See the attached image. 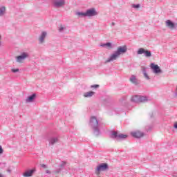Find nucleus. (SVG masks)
Returning a JSON list of instances; mask_svg holds the SVG:
<instances>
[{
	"instance_id": "nucleus-10",
	"label": "nucleus",
	"mask_w": 177,
	"mask_h": 177,
	"mask_svg": "<svg viewBox=\"0 0 177 177\" xmlns=\"http://www.w3.org/2000/svg\"><path fill=\"white\" fill-rule=\"evenodd\" d=\"M151 68L153 70L155 74H160L162 73V71H161L160 66H158L157 64H155L154 63L151 64Z\"/></svg>"
},
{
	"instance_id": "nucleus-14",
	"label": "nucleus",
	"mask_w": 177,
	"mask_h": 177,
	"mask_svg": "<svg viewBox=\"0 0 177 177\" xmlns=\"http://www.w3.org/2000/svg\"><path fill=\"white\" fill-rule=\"evenodd\" d=\"M34 172H35V169H32L30 170L25 171L23 175L24 177H30L34 175Z\"/></svg>"
},
{
	"instance_id": "nucleus-35",
	"label": "nucleus",
	"mask_w": 177,
	"mask_h": 177,
	"mask_svg": "<svg viewBox=\"0 0 177 177\" xmlns=\"http://www.w3.org/2000/svg\"><path fill=\"white\" fill-rule=\"evenodd\" d=\"M0 177H5V176L0 173Z\"/></svg>"
},
{
	"instance_id": "nucleus-16",
	"label": "nucleus",
	"mask_w": 177,
	"mask_h": 177,
	"mask_svg": "<svg viewBox=\"0 0 177 177\" xmlns=\"http://www.w3.org/2000/svg\"><path fill=\"white\" fill-rule=\"evenodd\" d=\"M48 142H49V145H51V146H53V145L59 142V138L57 137H51L50 139H48Z\"/></svg>"
},
{
	"instance_id": "nucleus-36",
	"label": "nucleus",
	"mask_w": 177,
	"mask_h": 177,
	"mask_svg": "<svg viewBox=\"0 0 177 177\" xmlns=\"http://www.w3.org/2000/svg\"><path fill=\"white\" fill-rule=\"evenodd\" d=\"M153 113H151V118H153Z\"/></svg>"
},
{
	"instance_id": "nucleus-9",
	"label": "nucleus",
	"mask_w": 177,
	"mask_h": 177,
	"mask_svg": "<svg viewBox=\"0 0 177 177\" xmlns=\"http://www.w3.org/2000/svg\"><path fill=\"white\" fill-rule=\"evenodd\" d=\"M53 5L55 8H63L66 5V1L64 0H54Z\"/></svg>"
},
{
	"instance_id": "nucleus-27",
	"label": "nucleus",
	"mask_w": 177,
	"mask_h": 177,
	"mask_svg": "<svg viewBox=\"0 0 177 177\" xmlns=\"http://www.w3.org/2000/svg\"><path fill=\"white\" fill-rule=\"evenodd\" d=\"M99 86H100L99 84H93L91 86V88H99Z\"/></svg>"
},
{
	"instance_id": "nucleus-5",
	"label": "nucleus",
	"mask_w": 177,
	"mask_h": 177,
	"mask_svg": "<svg viewBox=\"0 0 177 177\" xmlns=\"http://www.w3.org/2000/svg\"><path fill=\"white\" fill-rule=\"evenodd\" d=\"M30 57V54L28 52H22L21 55L16 57L17 63H21L26 59H28Z\"/></svg>"
},
{
	"instance_id": "nucleus-32",
	"label": "nucleus",
	"mask_w": 177,
	"mask_h": 177,
	"mask_svg": "<svg viewBox=\"0 0 177 177\" xmlns=\"http://www.w3.org/2000/svg\"><path fill=\"white\" fill-rule=\"evenodd\" d=\"M174 128H175V129H177V122H176L175 124H174Z\"/></svg>"
},
{
	"instance_id": "nucleus-23",
	"label": "nucleus",
	"mask_w": 177,
	"mask_h": 177,
	"mask_svg": "<svg viewBox=\"0 0 177 177\" xmlns=\"http://www.w3.org/2000/svg\"><path fill=\"white\" fill-rule=\"evenodd\" d=\"M131 8H133V9H138V8H140V4H132Z\"/></svg>"
},
{
	"instance_id": "nucleus-34",
	"label": "nucleus",
	"mask_w": 177,
	"mask_h": 177,
	"mask_svg": "<svg viewBox=\"0 0 177 177\" xmlns=\"http://www.w3.org/2000/svg\"><path fill=\"white\" fill-rule=\"evenodd\" d=\"M46 174H50V171L46 170Z\"/></svg>"
},
{
	"instance_id": "nucleus-1",
	"label": "nucleus",
	"mask_w": 177,
	"mask_h": 177,
	"mask_svg": "<svg viewBox=\"0 0 177 177\" xmlns=\"http://www.w3.org/2000/svg\"><path fill=\"white\" fill-rule=\"evenodd\" d=\"M89 127L93 129V133L95 136L100 135V123L96 116H92L90 118Z\"/></svg>"
},
{
	"instance_id": "nucleus-30",
	"label": "nucleus",
	"mask_w": 177,
	"mask_h": 177,
	"mask_svg": "<svg viewBox=\"0 0 177 177\" xmlns=\"http://www.w3.org/2000/svg\"><path fill=\"white\" fill-rule=\"evenodd\" d=\"M102 48H106V43L100 45Z\"/></svg>"
},
{
	"instance_id": "nucleus-26",
	"label": "nucleus",
	"mask_w": 177,
	"mask_h": 177,
	"mask_svg": "<svg viewBox=\"0 0 177 177\" xmlns=\"http://www.w3.org/2000/svg\"><path fill=\"white\" fill-rule=\"evenodd\" d=\"M11 71L12 73H19V68H16V69L12 68V69H11Z\"/></svg>"
},
{
	"instance_id": "nucleus-11",
	"label": "nucleus",
	"mask_w": 177,
	"mask_h": 177,
	"mask_svg": "<svg viewBox=\"0 0 177 177\" xmlns=\"http://www.w3.org/2000/svg\"><path fill=\"white\" fill-rule=\"evenodd\" d=\"M166 27H168L169 28H171V30H174V28H176V26H175V23H174L172 21L168 19L165 21Z\"/></svg>"
},
{
	"instance_id": "nucleus-13",
	"label": "nucleus",
	"mask_w": 177,
	"mask_h": 177,
	"mask_svg": "<svg viewBox=\"0 0 177 177\" xmlns=\"http://www.w3.org/2000/svg\"><path fill=\"white\" fill-rule=\"evenodd\" d=\"M47 32L44 31L41 32L39 38V44H44V41H45V38H46Z\"/></svg>"
},
{
	"instance_id": "nucleus-29",
	"label": "nucleus",
	"mask_w": 177,
	"mask_h": 177,
	"mask_svg": "<svg viewBox=\"0 0 177 177\" xmlns=\"http://www.w3.org/2000/svg\"><path fill=\"white\" fill-rule=\"evenodd\" d=\"M41 167H42V168H48V167L46 166V165H45V164H42L41 165Z\"/></svg>"
},
{
	"instance_id": "nucleus-28",
	"label": "nucleus",
	"mask_w": 177,
	"mask_h": 177,
	"mask_svg": "<svg viewBox=\"0 0 177 177\" xmlns=\"http://www.w3.org/2000/svg\"><path fill=\"white\" fill-rule=\"evenodd\" d=\"M3 153V149H2V146L0 145V154Z\"/></svg>"
},
{
	"instance_id": "nucleus-17",
	"label": "nucleus",
	"mask_w": 177,
	"mask_h": 177,
	"mask_svg": "<svg viewBox=\"0 0 177 177\" xmlns=\"http://www.w3.org/2000/svg\"><path fill=\"white\" fill-rule=\"evenodd\" d=\"M67 164V162L65 161H62V163L59 165V168L56 169V173L59 174V172H62V169H63V168H64V167L66 166V165Z\"/></svg>"
},
{
	"instance_id": "nucleus-22",
	"label": "nucleus",
	"mask_w": 177,
	"mask_h": 177,
	"mask_svg": "<svg viewBox=\"0 0 177 177\" xmlns=\"http://www.w3.org/2000/svg\"><path fill=\"white\" fill-rule=\"evenodd\" d=\"M130 81L131 82H132V84H136V77L135 75H131V77H130Z\"/></svg>"
},
{
	"instance_id": "nucleus-31",
	"label": "nucleus",
	"mask_w": 177,
	"mask_h": 177,
	"mask_svg": "<svg viewBox=\"0 0 177 177\" xmlns=\"http://www.w3.org/2000/svg\"><path fill=\"white\" fill-rule=\"evenodd\" d=\"M7 172H8V174H10L12 172V170L10 169H8Z\"/></svg>"
},
{
	"instance_id": "nucleus-24",
	"label": "nucleus",
	"mask_w": 177,
	"mask_h": 177,
	"mask_svg": "<svg viewBox=\"0 0 177 177\" xmlns=\"http://www.w3.org/2000/svg\"><path fill=\"white\" fill-rule=\"evenodd\" d=\"M63 30H66V28L60 26L59 28V32H63Z\"/></svg>"
},
{
	"instance_id": "nucleus-15",
	"label": "nucleus",
	"mask_w": 177,
	"mask_h": 177,
	"mask_svg": "<svg viewBox=\"0 0 177 177\" xmlns=\"http://www.w3.org/2000/svg\"><path fill=\"white\" fill-rule=\"evenodd\" d=\"M37 97V94L33 93L31 95H29L27 99L26 100V103H31L34 102L35 97Z\"/></svg>"
},
{
	"instance_id": "nucleus-21",
	"label": "nucleus",
	"mask_w": 177,
	"mask_h": 177,
	"mask_svg": "<svg viewBox=\"0 0 177 177\" xmlns=\"http://www.w3.org/2000/svg\"><path fill=\"white\" fill-rule=\"evenodd\" d=\"M6 12V8L5 6H1L0 8V16L1 17L3 16Z\"/></svg>"
},
{
	"instance_id": "nucleus-7",
	"label": "nucleus",
	"mask_w": 177,
	"mask_h": 177,
	"mask_svg": "<svg viewBox=\"0 0 177 177\" xmlns=\"http://www.w3.org/2000/svg\"><path fill=\"white\" fill-rule=\"evenodd\" d=\"M86 15L87 17H93V16H97L98 13L96 8H92L86 10Z\"/></svg>"
},
{
	"instance_id": "nucleus-38",
	"label": "nucleus",
	"mask_w": 177,
	"mask_h": 177,
	"mask_svg": "<svg viewBox=\"0 0 177 177\" xmlns=\"http://www.w3.org/2000/svg\"><path fill=\"white\" fill-rule=\"evenodd\" d=\"M173 176H175V175H173Z\"/></svg>"
},
{
	"instance_id": "nucleus-2",
	"label": "nucleus",
	"mask_w": 177,
	"mask_h": 177,
	"mask_svg": "<svg viewBox=\"0 0 177 177\" xmlns=\"http://www.w3.org/2000/svg\"><path fill=\"white\" fill-rule=\"evenodd\" d=\"M127 50H128V48L127 46H119L116 51H115L106 60V63H110V62H113L114 60H117L118 57H120V55H124V53H127Z\"/></svg>"
},
{
	"instance_id": "nucleus-12",
	"label": "nucleus",
	"mask_w": 177,
	"mask_h": 177,
	"mask_svg": "<svg viewBox=\"0 0 177 177\" xmlns=\"http://www.w3.org/2000/svg\"><path fill=\"white\" fill-rule=\"evenodd\" d=\"M131 136H133V138H136L137 139H139L140 138H142V136H144V133L140 131H133L131 132Z\"/></svg>"
},
{
	"instance_id": "nucleus-18",
	"label": "nucleus",
	"mask_w": 177,
	"mask_h": 177,
	"mask_svg": "<svg viewBox=\"0 0 177 177\" xmlns=\"http://www.w3.org/2000/svg\"><path fill=\"white\" fill-rule=\"evenodd\" d=\"M142 74L146 80H150V77L147 75V68L145 67L142 68Z\"/></svg>"
},
{
	"instance_id": "nucleus-25",
	"label": "nucleus",
	"mask_w": 177,
	"mask_h": 177,
	"mask_svg": "<svg viewBox=\"0 0 177 177\" xmlns=\"http://www.w3.org/2000/svg\"><path fill=\"white\" fill-rule=\"evenodd\" d=\"M106 46H107L108 48H113L111 43H110V42L106 43Z\"/></svg>"
},
{
	"instance_id": "nucleus-4",
	"label": "nucleus",
	"mask_w": 177,
	"mask_h": 177,
	"mask_svg": "<svg viewBox=\"0 0 177 177\" xmlns=\"http://www.w3.org/2000/svg\"><path fill=\"white\" fill-rule=\"evenodd\" d=\"M111 138L120 140V139H126V138H128V136L122 133L118 134V132L113 131L111 132Z\"/></svg>"
},
{
	"instance_id": "nucleus-19",
	"label": "nucleus",
	"mask_w": 177,
	"mask_h": 177,
	"mask_svg": "<svg viewBox=\"0 0 177 177\" xmlns=\"http://www.w3.org/2000/svg\"><path fill=\"white\" fill-rule=\"evenodd\" d=\"M93 95H95V92L93 91L86 92L84 93V97H92Z\"/></svg>"
},
{
	"instance_id": "nucleus-37",
	"label": "nucleus",
	"mask_w": 177,
	"mask_h": 177,
	"mask_svg": "<svg viewBox=\"0 0 177 177\" xmlns=\"http://www.w3.org/2000/svg\"><path fill=\"white\" fill-rule=\"evenodd\" d=\"M126 99H127V97H124V100H125Z\"/></svg>"
},
{
	"instance_id": "nucleus-33",
	"label": "nucleus",
	"mask_w": 177,
	"mask_h": 177,
	"mask_svg": "<svg viewBox=\"0 0 177 177\" xmlns=\"http://www.w3.org/2000/svg\"><path fill=\"white\" fill-rule=\"evenodd\" d=\"M115 26V23L112 22V23H111V26L113 27V26Z\"/></svg>"
},
{
	"instance_id": "nucleus-3",
	"label": "nucleus",
	"mask_w": 177,
	"mask_h": 177,
	"mask_svg": "<svg viewBox=\"0 0 177 177\" xmlns=\"http://www.w3.org/2000/svg\"><path fill=\"white\" fill-rule=\"evenodd\" d=\"M149 99L146 96L134 95L131 97V102L133 103H146Z\"/></svg>"
},
{
	"instance_id": "nucleus-6",
	"label": "nucleus",
	"mask_w": 177,
	"mask_h": 177,
	"mask_svg": "<svg viewBox=\"0 0 177 177\" xmlns=\"http://www.w3.org/2000/svg\"><path fill=\"white\" fill-rule=\"evenodd\" d=\"M145 57H151V52L143 48H140L137 51V55H143Z\"/></svg>"
},
{
	"instance_id": "nucleus-20",
	"label": "nucleus",
	"mask_w": 177,
	"mask_h": 177,
	"mask_svg": "<svg viewBox=\"0 0 177 177\" xmlns=\"http://www.w3.org/2000/svg\"><path fill=\"white\" fill-rule=\"evenodd\" d=\"M77 16H79V17H87L86 16V12H76Z\"/></svg>"
},
{
	"instance_id": "nucleus-8",
	"label": "nucleus",
	"mask_w": 177,
	"mask_h": 177,
	"mask_svg": "<svg viewBox=\"0 0 177 177\" xmlns=\"http://www.w3.org/2000/svg\"><path fill=\"white\" fill-rule=\"evenodd\" d=\"M109 169V164L104 162V163H101L98 166H97L96 170L97 172H102L104 171H107Z\"/></svg>"
}]
</instances>
